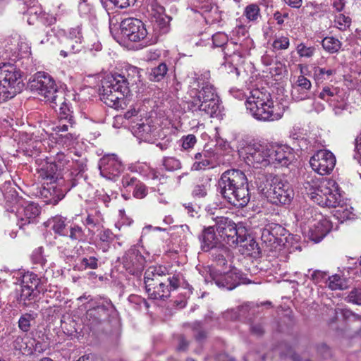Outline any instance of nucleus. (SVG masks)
I'll return each instance as SVG.
<instances>
[{
  "mask_svg": "<svg viewBox=\"0 0 361 361\" xmlns=\"http://www.w3.org/2000/svg\"><path fill=\"white\" fill-rule=\"evenodd\" d=\"M42 170L43 173L42 176H44V178L55 181L58 179L57 172L61 169H59L58 165L50 163L47 164Z\"/></svg>",
  "mask_w": 361,
  "mask_h": 361,
  "instance_id": "79ce46f5",
  "label": "nucleus"
},
{
  "mask_svg": "<svg viewBox=\"0 0 361 361\" xmlns=\"http://www.w3.org/2000/svg\"><path fill=\"white\" fill-rule=\"evenodd\" d=\"M351 24V19L343 13H338L335 16L334 26L340 30H347Z\"/></svg>",
  "mask_w": 361,
  "mask_h": 361,
  "instance_id": "c03bdc74",
  "label": "nucleus"
},
{
  "mask_svg": "<svg viewBox=\"0 0 361 361\" xmlns=\"http://www.w3.org/2000/svg\"><path fill=\"white\" fill-rule=\"evenodd\" d=\"M207 157L202 152H198L195 154V162L192 166V169L195 171H199L202 169H204L205 168H197V164L200 163V165L203 164L204 159Z\"/></svg>",
  "mask_w": 361,
  "mask_h": 361,
  "instance_id": "69168bd1",
  "label": "nucleus"
},
{
  "mask_svg": "<svg viewBox=\"0 0 361 361\" xmlns=\"http://www.w3.org/2000/svg\"><path fill=\"white\" fill-rule=\"evenodd\" d=\"M311 87L312 84L310 80L303 75H300L296 81V88H300L302 92L300 93L298 96H296V99L298 100L309 99L310 96L307 94V91L309 90Z\"/></svg>",
  "mask_w": 361,
  "mask_h": 361,
  "instance_id": "c9c22d12",
  "label": "nucleus"
},
{
  "mask_svg": "<svg viewBox=\"0 0 361 361\" xmlns=\"http://www.w3.org/2000/svg\"><path fill=\"white\" fill-rule=\"evenodd\" d=\"M245 161L255 168L262 169L271 164L270 145L254 143L245 148Z\"/></svg>",
  "mask_w": 361,
  "mask_h": 361,
  "instance_id": "1a4fd4ad",
  "label": "nucleus"
},
{
  "mask_svg": "<svg viewBox=\"0 0 361 361\" xmlns=\"http://www.w3.org/2000/svg\"><path fill=\"white\" fill-rule=\"evenodd\" d=\"M297 52L300 57H312L314 52V47H307L305 44L300 43L296 48Z\"/></svg>",
  "mask_w": 361,
  "mask_h": 361,
  "instance_id": "8fccbe9b",
  "label": "nucleus"
},
{
  "mask_svg": "<svg viewBox=\"0 0 361 361\" xmlns=\"http://www.w3.org/2000/svg\"><path fill=\"white\" fill-rule=\"evenodd\" d=\"M348 301L356 305H361V290L354 289L349 293Z\"/></svg>",
  "mask_w": 361,
  "mask_h": 361,
  "instance_id": "13d9d810",
  "label": "nucleus"
},
{
  "mask_svg": "<svg viewBox=\"0 0 361 361\" xmlns=\"http://www.w3.org/2000/svg\"><path fill=\"white\" fill-rule=\"evenodd\" d=\"M290 41L287 37L279 36L276 37L272 43V47L276 50L287 49L289 47Z\"/></svg>",
  "mask_w": 361,
  "mask_h": 361,
  "instance_id": "09e8293b",
  "label": "nucleus"
},
{
  "mask_svg": "<svg viewBox=\"0 0 361 361\" xmlns=\"http://www.w3.org/2000/svg\"><path fill=\"white\" fill-rule=\"evenodd\" d=\"M207 195V185L204 184L196 185L192 190V195L195 197H204Z\"/></svg>",
  "mask_w": 361,
  "mask_h": 361,
  "instance_id": "bf43d9fd",
  "label": "nucleus"
},
{
  "mask_svg": "<svg viewBox=\"0 0 361 361\" xmlns=\"http://www.w3.org/2000/svg\"><path fill=\"white\" fill-rule=\"evenodd\" d=\"M53 231L61 235H68V228L71 224L70 221L61 216H56L49 221Z\"/></svg>",
  "mask_w": 361,
  "mask_h": 361,
  "instance_id": "bb28decb",
  "label": "nucleus"
},
{
  "mask_svg": "<svg viewBox=\"0 0 361 361\" xmlns=\"http://www.w3.org/2000/svg\"><path fill=\"white\" fill-rule=\"evenodd\" d=\"M322 47L330 54L338 52L341 47V42L334 37H326L322 41Z\"/></svg>",
  "mask_w": 361,
  "mask_h": 361,
  "instance_id": "f704fd0d",
  "label": "nucleus"
},
{
  "mask_svg": "<svg viewBox=\"0 0 361 361\" xmlns=\"http://www.w3.org/2000/svg\"><path fill=\"white\" fill-rule=\"evenodd\" d=\"M335 71L332 69H325L319 66L314 68V78L317 83L323 82L327 80L334 74Z\"/></svg>",
  "mask_w": 361,
  "mask_h": 361,
  "instance_id": "a19ab883",
  "label": "nucleus"
},
{
  "mask_svg": "<svg viewBox=\"0 0 361 361\" xmlns=\"http://www.w3.org/2000/svg\"><path fill=\"white\" fill-rule=\"evenodd\" d=\"M30 88L32 91L49 102L52 108L57 107L66 114V110H68V105L65 98V92L57 88L54 79L44 72H38L30 82Z\"/></svg>",
  "mask_w": 361,
  "mask_h": 361,
  "instance_id": "20e7f679",
  "label": "nucleus"
},
{
  "mask_svg": "<svg viewBox=\"0 0 361 361\" xmlns=\"http://www.w3.org/2000/svg\"><path fill=\"white\" fill-rule=\"evenodd\" d=\"M139 181L134 177H130L129 176H124L122 178V184L123 186L125 188L135 185L136 183H137Z\"/></svg>",
  "mask_w": 361,
  "mask_h": 361,
  "instance_id": "774afa93",
  "label": "nucleus"
},
{
  "mask_svg": "<svg viewBox=\"0 0 361 361\" xmlns=\"http://www.w3.org/2000/svg\"><path fill=\"white\" fill-rule=\"evenodd\" d=\"M243 16L249 22H257L261 18L259 6L256 4L247 5L244 9Z\"/></svg>",
  "mask_w": 361,
  "mask_h": 361,
  "instance_id": "72a5a7b5",
  "label": "nucleus"
},
{
  "mask_svg": "<svg viewBox=\"0 0 361 361\" xmlns=\"http://www.w3.org/2000/svg\"><path fill=\"white\" fill-rule=\"evenodd\" d=\"M40 208L33 202H25L17 210V216L19 218L18 225L20 228L33 223L35 218L39 214Z\"/></svg>",
  "mask_w": 361,
  "mask_h": 361,
  "instance_id": "6ab92c4d",
  "label": "nucleus"
},
{
  "mask_svg": "<svg viewBox=\"0 0 361 361\" xmlns=\"http://www.w3.org/2000/svg\"><path fill=\"white\" fill-rule=\"evenodd\" d=\"M331 228V222L325 218H322L310 228L309 238L311 240L319 243L327 235Z\"/></svg>",
  "mask_w": 361,
  "mask_h": 361,
  "instance_id": "5701e85b",
  "label": "nucleus"
},
{
  "mask_svg": "<svg viewBox=\"0 0 361 361\" xmlns=\"http://www.w3.org/2000/svg\"><path fill=\"white\" fill-rule=\"evenodd\" d=\"M257 109L252 105L246 104L247 109L253 117L257 120L264 121H273L280 119L283 116V111L280 107L274 105H266L264 104H257Z\"/></svg>",
  "mask_w": 361,
  "mask_h": 361,
  "instance_id": "4468645a",
  "label": "nucleus"
},
{
  "mask_svg": "<svg viewBox=\"0 0 361 361\" xmlns=\"http://www.w3.org/2000/svg\"><path fill=\"white\" fill-rule=\"evenodd\" d=\"M302 190V193L321 207L335 206L341 197L335 180L320 179L312 175L307 176Z\"/></svg>",
  "mask_w": 361,
  "mask_h": 361,
  "instance_id": "f03ea898",
  "label": "nucleus"
},
{
  "mask_svg": "<svg viewBox=\"0 0 361 361\" xmlns=\"http://www.w3.org/2000/svg\"><path fill=\"white\" fill-rule=\"evenodd\" d=\"M264 104L266 105H274V102L269 93L263 92L259 89L251 91L250 96L247 98L245 105H252V107L257 109V104Z\"/></svg>",
  "mask_w": 361,
  "mask_h": 361,
  "instance_id": "393cba45",
  "label": "nucleus"
},
{
  "mask_svg": "<svg viewBox=\"0 0 361 361\" xmlns=\"http://www.w3.org/2000/svg\"><path fill=\"white\" fill-rule=\"evenodd\" d=\"M212 41L215 47H223L228 42V37L223 32H217L212 36Z\"/></svg>",
  "mask_w": 361,
  "mask_h": 361,
  "instance_id": "4d7b16f0",
  "label": "nucleus"
},
{
  "mask_svg": "<svg viewBox=\"0 0 361 361\" xmlns=\"http://www.w3.org/2000/svg\"><path fill=\"white\" fill-rule=\"evenodd\" d=\"M122 263L130 274H134L142 269L145 259L138 250L132 247L125 253Z\"/></svg>",
  "mask_w": 361,
  "mask_h": 361,
  "instance_id": "dca6fc26",
  "label": "nucleus"
},
{
  "mask_svg": "<svg viewBox=\"0 0 361 361\" xmlns=\"http://www.w3.org/2000/svg\"><path fill=\"white\" fill-rule=\"evenodd\" d=\"M167 72V65L165 63H161L157 66L151 68L149 73V79L151 81L159 82L164 78Z\"/></svg>",
  "mask_w": 361,
  "mask_h": 361,
  "instance_id": "2f4dec72",
  "label": "nucleus"
},
{
  "mask_svg": "<svg viewBox=\"0 0 361 361\" xmlns=\"http://www.w3.org/2000/svg\"><path fill=\"white\" fill-rule=\"evenodd\" d=\"M199 239L201 243V248L204 252H208L214 247H217L221 241L219 235L216 234L214 226L213 225L204 228L200 235Z\"/></svg>",
  "mask_w": 361,
  "mask_h": 361,
  "instance_id": "4be33fe9",
  "label": "nucleus"
},
{
  "mask_svg": "<svg viewBox=\"0 0 361 361\" xmlns=\"http://www.w3.org/2000/svg\"><path fill=\"white\" fill-rule=\"evenodd\" d=\"M115 310V307L109 299H102L96 302V305L86 312L87 325L95 326L108 319Z\"/></svg>",
  "mask_w": 361,
  "mask_h": 361,
  "instance_id": "f8f14e48",
  "label": "nucleus"
},
{
  "mask_svg": "<svg viewBox=\"0 0 361 361\" xmlns=\"http://www.w3.org/2000/svg\"><path fill=\"white\" fill-rule=\"evenodd\" d=\"M147 195V188L144 183L139 181L137 183H136L133 190L134 197L136 198L142 199L144 198Z\"/></svg>",
  "mask_w": 361,
  "mask_h": 361,
  "instance_id": "6e6d98bb",
  "label": "nucleus"
},
{
  "mask_svg": "<svg viewBox=\"0 0 361 361\" xmlns=\"http://www.w3.org/2000/svg\"><path fill=\"white\" fill-rule=\"evenodd\" d=\"M82 43L80 40L78 41L75 39L66 38L63 42L65 49L61 51V56L67 57L71 54L78 53L82 48Z\"/></svg>",
  "mask_w": 361,
  "mask_h": 361,
  "instance_id": "c756f323",
  "label": "nucleus"
},
{
  "mask_svg": "<svg viewBox=\"0 0 361 361\" xmlns=\"http://www.w3.org/2000/svg\"><path fill=\"white\" fill-rule=\"evenodd\" d=\"M101 1L105 7L125 8L134 4L136 0H101Z\"/></svg>",
  "mask_w": 361,
  "mask_h": 361,
  "instance_id": "37998d69",
  "label": "nucleus"
},
{
  "mask_svg": "<svg viewBox=\"0 0 361 361\" xmlns=\"http://www.w3.org/2000/svg\"><path fill=\"white\" fill-rule=\"evenodd\" d=\"M203 154H205L207 157L204 159L203 164L200 165V163L197 164V168H206L207 166H210L212 164V160L214 159L215 154L213 152L210 151H202Z\"/></svg>",
  "mask_w": 361,
  "mask_h": 361,
  "instance_id": "680f3d73",
  "label": "nucleus"
},
{
  "mask_svg": "<svg viewBox=\"0 0 361 361\" xmlns=\"http://www.w3.org/2000/svg\"><path fill=\"white\" fill-rule=\"evenodd\" d=\"M166 269L161 267H150L145 273V287H148V284L155 285V283L161 281V278L166 274Z\"/></svg>",
  "mask_w": 361,
  "mask_h": 361,
  "instance_id": "cd10ccee",
  "label": "nucleus"
},
{
  "mask_svg": "<svg viewBox=\"0 0 361 361\" xmlns=\"http://www.w3.org/2000/svg\"><path fill=\"white\" fill-rule=\"evenodd\" d=\"M237 242L233 247H238L239 252L245 256L257 257L260 255V249L257 243L252 238L245 228V235L243 237H238Z\"/></svg>",
  "mask_w": 361,
  "mask_h": 361,
  "instance_id": "f3484780",
  "label": "nucleus"
},
{
  "mask_svg": "<svg viewBox=\"0 0 361 361\" xmlns=\"http://www.w3.org/2000/svg\"><path fill=\"white\" fill-rule=\"evenodd\" d=\"M23 86L20 71L16 66L4 64L0 67V102L14 97Z\"/></svg>",
  "mask_w": 361,
  "mask_h": 361,
  "instance_id": "423d86ee",
  "label": "nucleus"
},
{
  "mask_svg": "<svg viewBox=\"0 0 361 361\" xmlns=\"http://www.w3.org/2000/svg\"><path fill=\"white\" fill-rule=\"evenodd\" d=\"M328 287L332 290H343L347 284L345 279L338 274L329 276L328 279Z\"/></svg>",
  "mask_w": 361,
  "mask_h": 361,
  "instance_id": "4c0bfd02",
  "label": "nucleus"
},
{
  "mask_svg": "<svg viewBox=\"0 0 361 361\" xmlns=\"http://www.w3.org/2000/svg\"><path fill=\"white\" fill-rule=\"evenodd\" d=\"M35 290V289L20 286L17 296L18 302L24 306L28 305L36 296Z\"/></svg>",
  "mask_w": 361,
  "mask_h": 361,
  "instance_id": "7c9ffc66",
  "label": "nucleus"
},
{
  "mask_svg": "<svg viewBox=\"0 0 361 361\" xmlns=\"http://www.w3.org/2000/svg\"><path fill=\"white\" fill-rule=\"evenodd\" d=\"M68 160L67 159V156L65 155L63 152H58L54 158V163L59 167V169H62V168L68 163Z\"/></svg>",
  "mask_w": 361,
  "mask_h": 361,
  "instance_id": "0e129e2a",
  "label": "nucleus"
},
{
  "mask_svg": "<svg viewBox=\"0 0 361 361\" xmlns=\"http://www.w3.org/2000/svg\"><path fill=\"white\" fill-rule=\"evenodd\" d=\"M326 273L320 270H315L311 275V279L315 283H320L323 280L326 279Z\"/></svg>",
  "mask_w": 361,
  "mask_h": 361,
  "instance_id": "338daca9",
  "label": "nucleus"
},
{
  "mask_svg": "<svg viewBox=\"0 0 361 361\" xmlns=\"http://www.w3.org/2000/svg\"><path fill=\"white\" fill-rule=\"evenodd\" d=\"M338 202L336 205L331 207L335 209L334 211V216L341 221L350 219L351 215L353 214V208L345 201L342 200L341 197H339V200Z\"/></svg>",
  "mask_w": 361,
  "mask_h": 361,
  "instance_id": "a878e982",
  "label": "nucleus"
},
{
  "mask_svg": "<svg viewBox=\"0 0 361 361\" xmlns=\"http://www.w3.org/2000/svg\"><path fill=\"white\" fill-rule=\"evenodd\" d=\"M35 318L30 314H23L18 320V327L23 332H28L31 327V321Z\"/></svg>",
  "mask_w": 361,
  "mask_h": 361,
  "instance_id": "49530a36",
  "label": "nucleus"
},
{
  "mask_svg": "<svg viewBox=\"0 0 361 361\" xmlns=\"http://www.w3.org/2000/svg\"><path fill=\"white\" fill-rule=\"evenodd\" d=\"M336 163L335 155L327 149L318 150L310 160L312 169L322 176L329 174L334 170Z\"/></svg>",
  "mask_w": 361,
  "mask_h": 361,
  "instance_id": "9b49d317",
  "label": "nucleus"
},
{
  "mask_svg": "<svg viewBox=\"0 0 361 361\" xmlns=\"http://www.w3.org/2000/svg\"><path fill=\"white\" fill-rule=\"evenodd\" d=\"M180 140L182 142L181 146L185 150H188L193 148V147L197 143V138L192 134L183 136Z\"/></svg>",
  "mask_w": 361,
  "mask_h": 361,
  "instance_id": "3c124183",
  "label": "nucleus"
},
{
  "mask_svg": "<svg viewBox=\"0 0 361 361\" xmlns=\"http://www.w3.org/2000/svg\"><path fill=\"white\" fill-rule=\"evenodd\" d=\"M66 38L75 39V40H80L82 42V28L80 26H76L75 27L71 28Z\"/></svg>",
  "mask_w": 361,
  "mask_h": 361,
  "instance_id": "052dcab7",
  "label": "nucleus"
},
{
  "mask_svg": "<svg viewBox=\"0 0 361 361\" xmlns=\"http://www.w3.org/2000/svg\"><path fill=\"white\" fill-rule=\"evenodd\" d=\"M215 222L214 228L221 240H224L229 246H233L238 237H243L245 235V227L237 226L231 219L226 216H216L214 218Z\"/></svg>",
  "mask_w": 361,
  "mask_h": 361,
  "instance_id": "6e6552de",
  "label": "nucleus"
},
{
  "mask_svg": "<svg viewBox=\"0 0 361 361\" xmlns=\"http://www.w3.org/2000/svg\"><path fill=\"white\" fill-rule=\"evenodd\" d=\"M180 277L179 274L173 275L171 277H169L165 281L166 284L169 285V288H170V291L171 290L177 289L180 286Z\"/></svg>",
  "mask_w": 361,
  "mask_h": 361,
  "instance_id": "e2e57ef3",
  "label": "nucleus"
},
{
  "mask_svg": "<svg viewBox=\"0 0 361 361\" xmlns=\"http://www.w3.org/2000/svg\"><path fill=\"white\" fill-rule=\"evenodd\" d=\"M211 276L217 286L230 290L234 289L241 283L239 275L234 271L226 273H212Z\"/></svg>",
  "mask_w": 361,
  "mask_h": 361,
  "instance_id": "aec40b11",
  "label": "nucleus"
},
{
  "mask_svg": "<svg viewBox=\"0 0 361 361\" xmlns=\"http://www.w3.org/2000/svg\"><path fill=\"white\" fill-rule=\"evenodd\" d=\"M188 109L192 111H204L213 116L219 111V99L215 89L209 82L197 78L188 91Z\"/></svg>",
  "mask_w": 361,
  "mask_h": 361,
  "instance_id": "7ed1b4c3",
  "label": "nucleus"
},
{
  "mask_svg": "<svg viewBox=\"0 0 361 361\" xmlns=\"http://www.w3.org/2000/svg\"><path fill=\"white\" fill-rule=\"evenodd\" d=\"M120 28L123 37L131 42L142 41L147 35L144 23L137 18H128L123 20Z\"/></svg>",
  "mask_w": 361,
  "mask_h": 361,
  "instance_id": "9d476101",
  "label": "nucleus"
},
{
  "mask_svg": "<svg viewBox=\"0 0 361 361\" xmlns=\"http://www.w3.org/2000/svg\"><path fill=\"white\" fill-rule=\"evenodd\" d=\"M286 233L287 231L281 225L271 224L262 229L261 238L263 242L270 245H279Z\"/></svg>",
  "mask_w": 361,
  "mask_h": 361,
  "instance_id": "412c9836",
  "label": "nucleus"
},
{
  "mask_svg": "<svg viewBox=\"0 0 361 361\" xmlns=\"http://www.w3.org/2000/svg\"><path fill=\"white\" fill-rule=\"evenodd\" d=\"M73 241L85 240V233L81 226L71 223L68 228V235Z\"/></svg>",
  "mask_w": 361,
  "mask_h": 361,
  "instance_id": "ea45409f",
  "label": "nucleus"
},
{
  "mask_svg": "<svg viewBox=\"0 0 361 361\" xmlns=\"http://www.w3.org/2000/svg\"><path fill=\"white\" fill-rule=\"evenodd\" d=\"M124 166L117 155L114 154L103 156L99 162L100 174L105 178L113 180L123 171Z\"/></svg>",
  "mask_w": 361,
  "mask_h": 361,
  "instance_id": "ddd939ff",
  "label": "nucleus"
},
{
  "mask_svg": "<svg viewBox=\"0 0 361 361\" xmlns=\"http://www.w3.org/2000/svg\"><path fill=\"white\" fill-rule=\"evenodd\" d=\"M40 282L37 274L32 272L25 273L22 276L20 286L36 290Z\"/></svg>",
  "mask_w": 361,
  "mask_h": 361,
  "instance_id": "e433bc0d",
  "label": "nucleus"
},
{
  "mask_svg": "<svg viewBox=\"0 0 361 361\" xmlns=\"http://www.w3.org/2000/svg\"><path fill=\"white\" fill-rule=\"evenodd\" d=\"M163 166L167 171H173L181 168L180 161L175 157H165L162 161Z\"/></svg>",
  "mask_w": 361,
  "mask_h": 361,
  "instance_id": "a18cd8bd",
  "label": "nucleus"
},
{
  "mask_svg": "<svg viewBox=\"0 0 361 361\" xmlns=\"http://www.w3.org/2000/svg\"><path fill=\"white\" fill-rule=\"evenodd\" d=\"M269 188H262L261 191L274 204H289L293 197V190L290 184L277 176L272 177L268 183Z\"/></svg>",
  "mask_w": 361,
  "mask_h": 361,
  "instance_id": "0eeeda50",
  "label": "nucleus"
},
{
  "mask_svg": "<svg viewBox=\"0 0 361 361\" xmlns=\"http://www.w3.org/2000/svg\"><path fill=\"white\" fill-rule=\"evenodd\" d=\"M218 187L222 197L235 207L243 208L250 200L247 178L240 170L224 171L218 181Z\"/></svg>",
  "mask_w": 361,
  "mask_h": 361,
  "instance_id": "f257e3e1",
  "label": "nucleus"
},
{
  "mask_svg": "<svg viewBox=\"0 0 361 361\" xmlns=\"http://www.w3.org/2000/svg\"><path fill=\"white\" fill-rule=\"evenodd\" d=\"M99 238L102 243H106L109 246L113 242L115 235L111 230L104 229L99 233Z\"/></svg>",
  "mask_w": 361,
  "mask_h": 361,
  "instance_id": "5fc2aeb1",
  "label": "nucleus"
},
{
  "mask_svg": "<svg viewBox=\"0 0 361 361\" xmlns=\"http://www.w3.org/2000/svg\"><path fill=\"white\" fill-rule=\"evenodd\" d=\"M128 300L135 309H140L141 307L144 305L145 309L147 310L149 306L145 298L137 295H130Z\"/></svg>",
  "mask_w": 361,
  "mask_h": 361,
  "instance_id": "de8ad7c7",
  "label": "nucleus"
},
{
  "mask_svg": "<svg viewBox=\"0 0 361 361\" xmlns=\"http://www.w3.org/2000/svg\"><path fill=\"white\" fill-rule=\"evenodd\" d=\"M77 184L75 179H68L64 188H57L53 185L44 187L40 194L45 204L56 205L64 197L65 194Z\"/></svg>",
  "mask_w": 361,
  "mask_h": 361,
  "instance_id": "2eb2a0df",
  "label": "nucleus"
},
{
  "mask_svg": "<svg viewBox=\"0 0 361 361\" xmlns=\"http://www.w3.org/2000/svg\"><path fill=\"white\" fill-rule=\"evenodd\" d=\"M103 221L102 214L99 210L90 213L84 221V224L90 231L92 229L99 227Z\"/></svg>",
  "mask_w": 361,
  "mask_h": 361,
  "instance_id": "473e14b6",
  "label": "nucleus"
},
{
  "mask_svg": "<svg viewBox=\"0 0 361 361\" xmlns=\"http://www.w3.org/2000/svg\"><path fill=\"white\" fill-rule=\"evenodd\" d=\"M240 44L238 42L230 43L224 47L225 57L227 60L230 58L231 63H238L242 60V54L240 51Z\"/></svg>",
  "mask_w": 361,
  "mask_h": 361,
  "instance_id": "c85d7f7f",
  "label": "nucleus"
},
{
  "mask_svg": "<svg viewBox=\"0 0 361 361\" xmlns=\"http://www.w3.org/2000/svg\"><path fill=\"white\" fill-rule=\"evenodd\" d=\"M81 265L85 269H96L98 268V259L92 256L84 257L81 260Z\"/></svg>",
  "mask_w": 361,
  "mask_h": 361,
  "instance_id": "864d4df0",
  "label": "nucleus"
},
{
  "mask_svg": "<svg viewBox=\"0 0 361 361\" xmlns=\"http://www.w3.org/2000/svg\"><path fill=\"white\" fill-rule=\"evenodd\" d=\"M146 291L151 299L165 300L170 297V288L166 282L159 281L155 285L148 284Z\"/></svg>",
  "mask_w": 361,
  "mask_h": 361,
  "instance_id": "b1692460",
  "label": "nucleus"
},
{
  "mask_svg": "<svg viewBox=\"0 0 361 361\" xmlns=\"http://www.w3.org/2000/svg\"><path fill=\"white\" fill-rule=\"evenodd\" d=\"M101 99L110 107H121L124 97L130 92L129 82L124 75H116L106 77L99 90Z\"/></svg>",
  "mask_w": 361,
  "mask_h": 361,
  "instance_id": "39448f33",
  "label": "nucleus"
},
{
  "mask_svg": "<svg viewBox=\"0 0 361 361\" xmlns=\"http://www.w3.org/2000/svg\"><path fill=\"white\" fill-rule=\"evenodd\" d=\"M336 94V88L325 86L323 87L322 92L319 94V97L322 100L329 102L330 99Z\"/></svg>",
  "mask_w": 361,
  "mask_h": 361,
  "instance_id": "603ef678",
  "label": "nucleus"
},
{
  "mask_svg": "<svg viewBox=\"0 0 361 361\" xmlns=\"http://www.w3.org/2000/svg\"><path fill=\"white\" fill-rule=\"evenodd\" d=\"M293 149L287 145H270L271 164L287 166L293 159Z\"/></svg>",
  "mask_w": 361,
  "mask_h": 361,
  "instance_id": "a211bd4d",
  "label": "nucleus"
},
{
  "mask_svg": "<svg viewBox=\"0 0 361 361\" xmlns=\"http://www.w3.org/2000/svg\"><path fill=\"white\" fill-rule=\"evenodd\" d=\"M59 114H61V120H67L68 124L63 123L61 125H59L56 126L54 130L57 133L59 132H66L68 130L69 127H73L75 123L73 116L70 113V109L66 110V114L63 112H61L59 110Z\"/></svg>",
  "mask_w": 361,
  "mask_h": 361,
  "instance_id": "58836bf2",
  "label": "nucleus"
}]
</instances>
